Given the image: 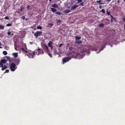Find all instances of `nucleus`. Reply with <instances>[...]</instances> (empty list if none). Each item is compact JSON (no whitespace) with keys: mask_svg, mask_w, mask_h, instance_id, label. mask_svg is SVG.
<instances>
[{"mask_svg":"<svg viewBox=\"0 0 125 125\" xmlns=\"http://www.w3.org/2000/svg\"><path fill=\"white\" fill-rule=\"evenodd\" d=\"M86 52V51H82L80 53H79L78 54H77V56L75 57L74 55L72 56L71 58H76L78 59H82L83 56L85 55V53ZM71 58V57H69L68 58L65 57L63 58L62 60L63 61V64H64V63H66L67 62H68L69 60Z\"/></svg>","mask_w":125,"mask_h":125,"instance_id":"1","label":"nucleus"},{"mask_svg":"<svg viewBox=\"0 0 125 125\" xmlns=\"http://www.w3.org/2000/svg\"><path fill=\"white\" fill-rule=\"evenodd\" d=\"M10 67L11 70L12 71H14L17 69L16 65L14 63H12L10 64Z\"/></svg>","mask_w":125,"mask_h":125,"instance_id":"2","label":"nucleus"},{"mask_svg":"<svg viewBox=\"0 0 125 125\" xmlns=\"http://www.w3.org/2000/svg\"><path fill=\"white\" fill-rule=\"evenodd\" d=\"M42 47L44 51L47 53H48L49 52L50 50L48 49L47 46L44 44L42 45Z\"/></svg>","mask_w":125,"mask_h":125,"instance_id":"3","label":"nucleus"},{"mask_svg":"<svg viewBox=\"0 0 125 125\" xmlns=\"http://www.w3.org/2000/svg\"><path fill=\"white\" fill-rule=\"evenodd\" d=\"M22 47L21 48L22 50L25 52H27V48H26V44L25 43H23L22 44Z\"/></svg>","mask_w":125,"mask_h":125,"instance_id":"4","label":"nucleus"},{"mask_svg":"<svg viewBox=\"0 0 125 125\" xmlns=\"http://www.w3.org/2000/svg\"><path fill=\"white\" fill-rule=\"evenodd\" d=\"M6 60L5 59L1 60L0 61V67H2L3 66V64L6 63Z\"/></svg>","mask_w":125,"mask_h":125,"instance_id":"5","label":"nucleus"},{"mask_svg":"<svg viewBox=\"0 0 125 125\" xmlns=\"http://www.w3.org/2000/svg\"><path fill=\"white\" fill-rule=\"evenodd\" d=\"M42 32L41 31H37L34 34V35L36 38H37L38 36H40L42 34Z\"/></svg>","mask_w":125,"mask_h":125,"instance_id":"6","label":"nucleus"},{"mask_svg":"<svg viewBox=\"0 0 125 125\" xmlns=\"http://www.w3.org/2000/svg\"><path fill=\"white\" fill-rule=\"evenodd\" d=\"M35 51H34L32 53H29L27 54V55L28 56L29 58H32L33 56L35 54Z\"/></svg>","mask_w":125,"mask_h":125,"instance_id":"7","label":"nucleus"},{"mask_svg":"<svg viewBox=\"0 0 125 125\" xmlns=\"http://www.w3.org/2000/svg\"><path fill=\"white\" fill-rule=\"evenodd\" d=\"M35 53L36 52V54L37 55H39L40 54H43L44 53V52L42 50H37V51H35Z\"/></svg>","mask_w":125,"mask_h":125,"instance_id":"8","label":"nucleus"},{"mask_svg":"<svg viewBox=\"0 0 125 125\" xmlns=\"http://www.w3.org/2000/svg\"><path fill=\"white\" fill-rule=\"evenodd\" d=\"M107 43L106 42H104L103 43V44L102 45V47L101 48V50H100V51H102L103 50V48H104L105 45H106Z\"/></svg>","mask_w":125,"mask_h":125,"instance_id":"9","label":"nucleus"},{"mask_svg":"<svg viewBox=\"0 0 125 125\" xmlns=\"http://www.w3.org/2000/svg\"><path fill=\"white\" fill-rule=\"evenodd\" d=\"M53 44V42L52 41H49L48 43V46L50 47H52L53 46L52 44Z\"/></svg>","mask_w":125,"mask_h":125,"instance_id":"10","label":"nucleus"},{"mask_svg":"<svg viewBox=\"0 0 125 125\" xmlns=\"http://www.w3.org/2000/svg\"><path fill=\"white\" fill-rule=\"evenodd\" d=\"M78 6L77 5H75L71 7V10H73L75 9L76 8L78 7Z\"/></svg>","mask_w":125,"mask_h":125,"instance_id":"11","label":"nucleus"},{"mask_svg":"<svg viewBox=\"0 0 125 125\" xmlns=\"http://www.w3.org/2000/svg\"><path fill=\"white\" fill-rule=\"evenodd\" d=\"M20 61V60L19 59H15V63L18 65L19 64Z\"/></svg>","mask_w":125,"mask_h":125,"instance_id":"12","label":"nucleus"},{"mask_svg":"<svg viewBox=\"0 0 125 125\" xmlns=\"http://www.w3.org/2000/svg\"><path fill=\"white\" fill-rule=\"evenodd\" d=\"M51 6L55 8H57L58 7V5L55 4H53Z\"/></svg>","mask_w":125,"mask_h":125,"instance_id":"13","label":"nucleus"},{"mask_svg":"<svg viewBox=\"0 0 125 125\" xmlns=\"http://www.w3.org/2000/svg\"><path fill=\"white\" fill-rule=\"evenodd\" d=\"M2 67V68H1V70L2 71H3L7 68V67L6 66H4Z\"/></svg>","mask_w":125,"mask_h":125,"instance_id":"14","label":"nucleus"},{"mask_svg":"<svg viewBox=\"0 0 125 125\" xmlns=\"http://www.w3.org/2000/svg\"><path fill=\"white\" fill-rule=\"evenodd\" d=\"M51 9L52 11L53 12H56L57 11V10L53 8H51Z\"/></svg>","mask_w":125,"mask_h":125,"instance_id":"15","label":"nucleus"},{"mask_svg":"<svg viewBox=\"0 0 125 125\" xmlns=\"http://www.w3.org/2000/svg\"><path fill=\"white\" fill-rule=\"evenodd\" d=\"M4 26L2 25H0V29L1 30H3Z\"/></svg>","mask_w":125,"mask_h":125,"instance_id":"16","label":"nucleus"},{"mask_svg":"<svg viewBox=\"0 0 125 125\" xmlns=\"http://www.w3.org/2000/svg\"><path fill=\"white\" fill-rule=\"evenodd\" d=\"M18 53H13V55L15 57H16L18 56Z\"/></svg>","mask_w":125,"mask_h":125,"instance_id":"17","label":"nucleus"},{"mask_svg":"<svg viewBox=\"0 0 125 125\" xmlns=\"http://www.w3.org/2000/svg\"><path fill=\"white\" fill-rule=\"evenodd\" d=\"M75 43H78L79 44L82 43V41H76L75 42Z\"/></svg>","mask_w":125,"mask_h":125,"instance_id":"18","label":"nucleus"},{"mask_svg":"<svg viewBox=\"0 0 125 125\" xmlns=\"http://www.w3.org/2000/svg\"><path fill=\"white\" fill-rule=\"evenodd\" d=\"M75 38L76 40H79L81 39V38L78 36H76Z\"/></svg>","mask_w":125,"mask_h":125,"instance_id":"19","label":"nucleus"},{"mask_svg":"<svg viewBox=\"0 0 125 125\" xmlns=\"http://www.w3.org/2000/svg\"><path fill=\"white\" fill-rule=\"evenodd\" d=\"M53 52L54 53V54H58L57 53V51L55 49L54 50Z\"/></svg>","mask_w":125,"mask_h":125,"instance_id":"20","label":"nucleus"},{"mask_svg":"<svg viewBox=\"0 0 125 125\" xmlns=\"http://www.w3.org/2000/svg\"><path fill=\"white\" fill-rule=\"evenodd\" d=\"M100 12H102L103 13H105V10L104 9H103L102 10H101L100 11Z\"/></svg>","mask_w":125,"mask_h":125,"instance_id":"21","label":"nucleus"},{"mask_svg":"<svg viewBox=\"0 0 125 125\" xmlns=\"http://www.w3.org/2000/svg\"><path fill=\"white\" fill-rule=\"evenodd\" d=\"M3 54L4 55H7V53L6 51H4L3 52Z\"/></svg>","mask_w":125,"mask_h":125,"instance_id":"22","label":"nucleus"},{"mask_svg":"<svg viewBox=\"0 0 125 125\" xmlns=\"http://www.w3.org/2000/svg\"><path fill=\"white\" fill-rule=\"evenodd\" d=\"M37 28L38 29H41L42 28L41 26H37Z\"/></svg>","mask_w":125,"mask_h":125,"instance_id":"23","label":"nucleus"},{"mask_svg":"<svg viewBox=\"0 0 125 125\" xmlns=\"http://www.w3.org/2000/svg\"><path fill=\"white\" fill-rule=\"evenodd\" d=\"M104 26V25L103 24H100V25H99V27H103V26Z\"/></svg>","mask_w":125,"mask_h":125,"instance_id":"24","label":"nucleus"},{"mask_svg":"<svg viewBox=\"0 0 125 125\" xmlns=\"http://www.w3.org/2000/svg\"><path fill=\"white\" fill-rule=\"evenodd\" d=\"M70 10H65V12L66 13H68L69 12H70Z\"/></svg>","mask_w":125,"mask_h":125,"instance_id":"25","label":"nucleus"},{"mask_svg":"<svg viewBox=\"0 0 125 125\" xmlns=\"http://www.w3.org/2000/svg\"><path fill=\"white\" fill-rule=\"evenodd\" d=\"M55 13L57 14H58L59 15L61 14V13L60 12H56Z\"/></svg>","mask_w":125,"mask_h":125,"instance_id":"26","label":"nucleus"},{"mask_svg":"<svg viewBox=\"0 0 125 125\" xmlns=\"http://www.w3.org/2000/svg\"><path fill=\"white\" fill-rule=\"evenodd\" d=\"M11 25V23H8L6 25V26H10Z\"/></svg>","mask_w":125,"mask_h":125,"instance_id":"27","label":"nucleus"},{"mask_svg":"<svg viewBox=\"0 0 125 125\" xmlns=\"http://www.w3.org/2000/svg\"><path fill=\"white\" fill-rule=\"evenodd\" d=\"M61 22V20H58L57 21V24H58L59 23H60Z\"/></svg>","mask_w":125,"mask_h":125,"instance_id":"28","label":"nucleus"},{"mask_svg":"<svg viewBox=\"0 0 125 125\" xmlns=\"http://www.w3.org/2000/svg\"><path fill=\"white\" fill-rule=\"evenodd\" d=\"M49 55V56L50 57H52V55L51 54L49 53V52L48 53H47Z\"/></svg>","mask_w":125,"mask_h":125,"instance_id":"29","label":"nucleus"},{"mask_svg":"<svg viewBox=\"0 0 125 125\" xmlns=\"http://www.w3.org/2000/svg\"><path fill=\"white\" fill-rule=\"evenodd\" d=\"M4 19L6 20H9V18L7 16L6 17L4 18Z\"/></svg>","mask_w":125,"mask_h":125,"instance_id":"30","label":"nucleus"},{"mask_svg":"<svg viewBox=\"0 0 125 125\" xmlns=\"http://www.w3.org/2000/svg\"><path fill=\"white\" fill-rule=\"evenodd\" d=\"M49 26H52L53 25V24L52 23H50L49 24Z\"/></svg>","mask_w":125,"mask_h":125,"instance_id":"31","label":"nucleus"},{"mask_svg":"<svg viewBox=\"0 0 125 125\" xmlns=\"http://www.w3.org/2000/svg\"><path fill=\"white\" fill-rule=\"evenodd\" d=\"M101 1V0H98V1H96V2L97 3H99V4L100 3V2Z\"/></svg>","mask_w":125,"mask_h":125,"instance_id":"32","label":"nucleus"},{"mask_svg":"<svg viewBox=\"0 0 125 125\" xmlns=\"http://www.w3.org/2000/svg\"><path fill=\"white\" fill-rule=\"evenodd\" d=\"M83 3H84V2H83L82 3H81L80 4V5H81L82 6H83L84 5V4H83Z\"/></svg>","mask_w":125,"mask_h":125,"instance_id":"33","label":"nucleus"},{"mask_svg":"<svg viewBox=\"0 0 125 125\" xmlns=\"http://www.w3.org/2000/svg\"><path fill=\"white\" fill-rule=\"evenodd\" d=\"M9 72V70L8 69L7 70L5 71V72L7 73H8Z\"/></svg>","mask_w":125,"mask_h":125,"instance_id":"34","label":"nucleus"},{"mask_svg":"<svg viewBox=\"0 0 125 125\" xmlns=\"http://www.w3.org/2000/svg\"><path fill=\"white\" fill-rule=\"evenodd\" d=\"M14 47H15V49L16 50H17V49L16 45H15V44H14Z\"/></svg>","mask_w":125,"mask_h":125,"instance_id":"35","label":"nucleus"},{"mask_svg":"<svg viewBox=\"0 0 125 125\" xmlns=\"http://www.w3.org/2000/svg\"><path fill=\"white\" fill-rule=\"evenodd\" d=\"M8 34L9 35H10V31H9L8 33Z\"/></svg>","mask_w":125,"mask_h":125,"instance_id":"36","label":"nucleus"},{"mask_svg":"<svg viewBox=\"0 0 125 125\" xmlns=\"http://www.w3.org/2000/svg\"><path fill=\"white\" fill-rule=\"evenodd\" d=\"M30 7V6H29V5H28V6H27V9H29V8Z\"/></svg>","mask_w":125,"mask_h":125,"instance_id":"37","label":"nucleus"},{"mask_svg":"<svg viewBox=\"0 0 125 125\" xmlns=\"http://www.w3.org/2000/svg\"><path fill=\"white\" fill-rule=\"evenodd\" d=\"M62 44H59V47H61L62 46Z\"/></svg>","mask_w":125,"mask_h":125,"instance_id":"38","label":"nucleus"},{"mask_svg":"<svg viewBox=\"0 0 125 125\" xmlns=\"http://www.w3.org/2000/svg\"><path fill=\"white\" fill-rule=\"evenodd\" d=\"M107 13L108 15H109L110 14V12L107 11Z\"/></svg>","mask_w":125,"mask_h":125,"instance_id":"39","label":"nucleus"},{"mask_svg":"<svg viewBox=\"0 0 125 125\" xmlns=\"http://www.w3.org/2000/svg\"><path fill=\"white\" fill-rule=\"evenodd\" d=\"M22 19H25V17L24 16H22Z\"/></svg>","mask_w":125,"mask_h":125,"instance_id":"40","label":"nucleus"},{"mask_svg":"<svg viewBox=\"0 0 125 125\" xmlns=\"http://www.w3.org/2000/svg\"><path fill=\"white\" fill-rule=\"evenodd\" d=\"M72 47H70L69 48V49L70 50H72Z\"/></svg>","mask_w":125,"mask_h":125,"instance_id":"41","label":"nucleus"},{"mask_svg":"<svg viewBox=\"0 0 125 125\" xmlns=\"http://www.w3.org/2000/svg\"><path fill=\"white\" fill-rule=\"evenodd\" d=\"M50 48H51V50H52V49L53 48V46H52V47H51Z\"/></svg>","mask_w":125,"mask_h":125,"instance_id":"42","label":"nucleus"},{"mask_svg":"<svg viewBox=\"0 0 125 125\" xmlns=\"http://www.w3.org/2000/svg\"><path fill=\"white\" fill-rule=\"evenodd\" d=\"M94 51H96V50H97L96 49H95L94 50H94H92V51H94Z\"/></svg>","mask_w":125,"mask_h":125,"instance_id":"43","label":"nucleus"},{"mask_svg":"<svg viewBox=\"0 0 125 125\" xmlns=\"http://www.w3.org/2000/svg\"><path fill=\"white\" fill-rule=\"evenodd\" d=\"M10 58V57H7V59H9Z\"/></svg>","mask_w":125,"mask_h":125,"instance_id":"44","label":"nucleus"},{"mask_svg":"<svg viewBox=\"0 0 125 125\" xmlns=\"http://www.w3.org/2000/svg\"><path fill=\"white\" fill-rule=\"evenodd\" d=\"M99 8H100V9H101L102 8V7L101 6H100L99 7Z\"/></svg>","mask_w":125,"mask_h":125,"instance_id":"45","label":"nucleus"},{"mask_svg":"<svg viewBox=\"0 0 125 125\" xmlns=\"http://www.w3.org/2000/svg\"><path fill=\"white\" fill-rule=\"evenodd\" d=\"M103 4V3H100V4Z\"/></svg>","mask_w":125,"mask_h":125,"instance_id":"46","label":"nucleus"},{"mask_svg":"<svg viewBox=\"0 0 125 125\" xmlns=\"http://www.w3.org/2000/svg\"><path fill=\"white\" fill-rule=\"evenodd\" d=\"M38 50H40V49L39 48L38 49Z\"/></svg>","mask_w":125,"mask_h":125,"instance_id":"47","label":"nucleus"},{"mask_svg":"<svg viewBox=\"0 0 125 125\" xmlns=\"http://www.w3.org/2000/svg\"><path fill=\"white\" fill-rule=\"evenodd\" d=\"M0 45H1V43H0ZM2 48V47H1L0 46V48Z\"/></svg>","mask_w":125,"mask_h":125,"instance_id":"48","label":"nucleus"},{"mask_svg":"<svg viewBox=\"0 0 125 125\" xmlns=\"http://www.w3.org/2000/svg\"><path fill=\"white\" fill-rule=\"evenodd\" d=\"M11 35H12L11 36H12V35H13V34H11Z\"/></svg>","mask_w":125,"mask_h":125,"instance_id":"49","label":"nucleus"},{"mask_svg":"<svg viewBox=\"0 0 125 125\" xmlns=\"http://www.w3.org/2000/svg\"><path fill=\"white\" fill-rule=\"evenodd\" d=\"M49 0V1H51V0Z\"/></svg>","mask_w":125,"mask_h":125,"instance_id":"50","label":"nucleus"},{"mask_svg":"<svg viewBox=\"0 0 125 125\" xmlns=\"http://www.w3.org/2000/svg\"><path fill=\"white\" fill-rule=\"evenodd\" d=\"M124 1L125 2V0H124Z\"/></svg>","mask_w":125,"mask_h":125,"instance_id":"51","label":"nucleus"},{"mask_svg":"<svg viewBox=\"0 0 125 125\" xmlns=\"http://www.w3.org/2000/svg\"><path fill=\"white\" fill-rule=\"evenodd\" d=\"M108 0V1H110L111 0Z\"/></svg>","mask_w":125,"mask_h":125,"instance_id":"52","label":"nucleus"},{"mask_svg":"<svg viewBox=\"0 0 125 125\" xmlns=\"http://www.w3.org/2000/svg\"><path fill=\"white\" fill-rule=\"evenodd\" d=\"M22 10V9H21V11Z\"/></svg>","mask_w":125,"mask_h":125,"instance_id":"53","label":"nucleus"},{"mask_svg":"<svg viewBox=\"0 0 125 125\" xmlns=\"http://www.w3.org/2000/svg\"><path fill=\"white\" fill-rule=\"evenodd\" d=\"M124 29H125V28H124Z\"/></svg>","mask_w":125,"mask_h":125,"instance_id":"54","label":"nucleus"},{"mask_svg":"<svg viewBox=\"0 0 125 125\" xmlns=\"http://www.w3.org/2000/svg\"><path fill=\"white\" fill-rule=\"evenodd\" d=\"M32 33H33V32H32Z\"/></svg>","mask_w":125,"mask_h":125,"instance_id":"55","label":"nucleus"},{"mask_svg":"<svg viewBox=\"0 0 125 125\" xmlns=\"http://www.w3.org/2000/svg\"><path fill=\"white\" fill-rule=\"evenodd\" d=\"M111 47H112L111 45Z\"/></svg>","mask_w":125,"mask_h":125,"instance_id":"56","label":"nucleus"}]
</instances>
